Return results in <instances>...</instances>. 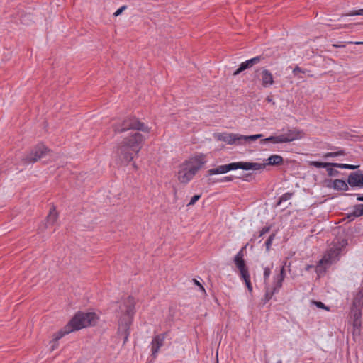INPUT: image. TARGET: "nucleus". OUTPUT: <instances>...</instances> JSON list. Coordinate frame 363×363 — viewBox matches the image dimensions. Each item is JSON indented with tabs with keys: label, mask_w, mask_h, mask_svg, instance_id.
<instances>
[{
	"label": "nucleus",
	"mask_w": 363,
	"mask_h": 363,
	"mask_svg": "<svg viewBox=\"0 0 363 363\" xmlns=\"http://www.w3.org/2000/svg\"><path fill=\"white\" fill-rule=\"evenodd\" d=\"M203 164L204 162L201 157H194L186 161L178 172L179 181L183 184L189 182Z\"/></svg>",
	"instance_id": "3"
},
{
	"label": "nucleus",
	"mask_w": 363,
	"mask_h": 363,
	"mask_svg": "<svg viewBox=\"0 0 363 363\" xmlns=\"http://www.w3.org/2000/svg\"><path fill=\"white\" fill-rule=\"evenodd\" d=\"M266 161L267 162L264 163H258V164L262 166L261 169H264L267 165H280L283 164L284 159L281 156L279 155H272L269 157H268Z\"/></svg>",
	"instance_id": "16"
},
{
	"label": "nucleus",
	"mask_w": 363,
	"mask_h": 363,
	"mask_svg": "<svg viewBox=\"0 0 363 363\" xmlns=\"http://www.w3.org/2000/svg\"><path fill=\"white\" fill-rule=\"evenodd\" d=\"M292 196H293V193H291V192H286V193L282 194L279 199L277 205H280L281 203L291 199L292 198Z\"/></svg>",
	"instance_id": "27"
},
{
	"label": "nucleus",
	"mask_w": 363,
	"mask_h": 363,
	"mask_svg": "<svg viewBox=\"0 0 363 363\" xmlns=\"http://www.w3.org/2000/svg\"><path fill=\"white\" fill-rule=\"evenodd\" d=\"M270 274H271V268L268 267H264V273H263V278H264V282H266L269 279Z\"/></svg>",
	"instance_id": "34"
},
{
	"label": "nucleus",
	"mask_w": 363,
	"mask_h": 363,
	"mask_svg": "<svg viewBox=\"0 0 363 363\" xmlns=\"http://www.w3.org/2000/svg\"><path fill=\"white\" fill-rule=\"evenodd\" d=\"M265 57L264 55H257L242 62L239 67L233 72V76H237L245 69L251 68L255 65L260 63Z\"/></svg>",
	"instance_id": "12"
},
{
	"label": "nucleus",
	"mask_w": 363,
	"mask_h": 363,
	"mask_svg": "<svg viewBox=\"0 0 363 363\" xmlns=\"http://www.w3.org/2000/svg\"><path fill=\"white\" fill-rule=\"evenodd\" d=\"M347 244V240H343L338 245L330 247L323 255V258L319 261V266L329 267L333 263L337 262L340 259L341 250Z\"/></svg>",
	"instance_id": "7"
},
{
	"label": "nucleus",
	"mask_w": 363,
	"mask_h": 363,
	"mask_svg": "<svg viewBox=\"0 0 363 363\" xmlns=\"http://www.w3.org/2000/svg\"><path fill=\"white\" fill-rule=\"evenodd\" d=\"M274 238H275V234L272 233V235H269V237L266 240L265 246H266L267 251L269 250Z\"/></svg>",
	"instance_id": "32"
},
{
	"label": "nucleus",
	"mask_w": 363,
	"mask_h": 363,
	"mask_svg": "<svg viewBox=\"0 0 363 363\" xmlns=\"http://www.w3.org/2000/svg\"><path fill=\"white\" fill-rule=\"evenodd\" d=\"M227 172H228V169H227V165L223 164V165H220L216 168L209 169L207 172V175L211 176V175H214V174H225Z\"/></svg>",
	"instance_id": "22"
},
{
	"label": "nucleus",
	"mask_w": 363,
	"mask_h": 363,
	"mask_svg": "<svg viewBox=\"0 0 363 363\" xmlns=\"http://www.w3.org/2000/svg\"><path fill=\"white\" fill-rule=\"evenodd\" d=\"M233 179H234V177L233 176H225V177H223L220 178L217 182H232Z\"/></svg>",
	"instance_id": "36"
},
{
	"label": "nucleus",
	"mask_w": 363,
	"mask_h": 363,
	"mask_svg": "<svg viewBox=\"0 0 363 363\" xmlns=\"http://www.w3.org/2000/svg\"><path fill=\"white\" fill-rule=\"evenodd\" d=\"M352 308H362L363 307V290L360 289L356 294L352 301Z\"/></svg>",
	"instance_id": "19"
},
{
	"label": "nucleus",
	"mask_w": 363,
	"mask_h": 363,
	"mask_svg": "<svg viewBox=\"0 0 363 363\" xmlns=\"http://www.w3.org/2000/svg\"><path fill=\"white\" fill-rule=\"evenodd\" d=\"M262 134L242 135L238 133H222L218 135V140L228 145H243L262 138Z\"/></svg>",
	"instance_id": "5"
},
{
	"label": "nucleus",
	"mask_w": 363,
	"mask_h": 363,
	"mask_svg": "<svg viewBox=\"0 0 363 363\" xmlns=\"http://www.w3.org/2000/svg\"><path fill=\"white\" fill-rule=\"evenodd\" d=\"M271 229V227L270 226H264V228H262V229L258 233V235H253V238L255 240H257L261 237H262L263 235H264L265 234H267V233L269 232Z\"/></svg>",
	"instance_id": "29"
},
{
	"label": "nucleus",
	"mask_w": 363,
	"mask_h": 363,
	"mask_svg": "<svg viewBox=\"0 0 363 363\" xmlns=\"http://www.w3.org/2000/svg\"><path fill=\"white\" fill-rule=\"evenodd\" d=\"M127 8L126 6H123L118 9L116 10V11L114 13L115 16H119L125 9Z\"/></svg>",
	"instance_id": "38"
},
{
	"label": "nucleus",
	"mask_w": 363,
	"mask_h": 363,
	"mask_svg": "<svg viewBox=\"0 0 363 363\" xmlns=\"http://www.w3.org/2000/svg\"><path fill=\"white\" fill-rule=\"evenodd\" d=\"M253 79L255 81H259L264 88L270 87L274 84L273 74L264 67H259L255 70Z\"/></svg>",
	"instance_id": "9"
},
{
	"label": "nucleus",
	"mask_w": 363,
	"mask_h": 363,
	"mask_svg": "<svg viewBox=\"0 0 363 363\" xmlns=\"http://www.w3.org/2000/svg\"><path fill=\"white\" fill-rule=\"evenodd\" d=\"M346 196H353L352 194H345ZM354 196H357V200L359 201H363V195L360 194H354Z\"/></svg>",
	"instance_id": "39"
},
{
	"label": "nucleus",
	"mask_w": 363,
	"mask_h": 363,
	"mask_svg": "<svg viewBox=\"0 0 363 363\" xmlns=\"http://www.w3.org/2000/svg\"><path fill=\"white\" fill-rule=\"evenodd\" d=\"M363 216V204H357L353 206V210L351 214L348 216V218L360 217Z\"/></svg>",
	"instance_id": "24"
},
{
	"label": "nucleus",
	"mask_w": 363,
	"mask_h": 363,
	"mask_svg": "<svg viewBox=\"0 0 363 363\" xmlns=\"http://www.w3.org/2000/svg\"><path fill=\"white\" fill-rule=\"evenodd\" d=\"M348 43H354V44H356V45H360V44H363V42H349Z\"/></svg>",
	"instance_id": "43"
},
{
	"label": "nucleus",
	"mask_w": 363,
	"mask_h": 363,
	"mask_svg": "<svg viewBox=\"0 0 363 363\" xmlns=\"http://www.w3.org/2000/svg\"><path fill=\"white\" fill-rule=\"evenodd\" d=\"M333 166L337 168L341 169H355L358 167V166L347 164H341V163H332Z\"/></svg>",
	"instance_id": "26"
},
{
	"label": "nucleus",
	"mask_w": 363,
	"mask_h": 363,
	"mask_svg": "<svg viewBox=\"0 0 363 363\" xmlns=\"http://www.w3.org/2000/svg\"><path fill=\"white\" fill-rule=\"evenodd\" d=\"M347 184L352 188L363 187L362 172L359 170V171H356V172L350 173L347 178Z\"/></svg>",
	"instance_id": "13"
},
{
	"label": "nucleus",
	"mask_w": 363,
	"mask_h": 363,
	"mask_svg": "<svg viewBox=\"0 0 363 363\" xmlns=\"http://www.w3.org/2000/svg\"><path fill=\"white\" fill-rule=\"evenodd\" d=\"M309 72L308 70L306 69H302L301 67H298V65H296L294 69H293L292 71V73L295 76V77H297L299 79H302L303 77V76L302 75L303 74H306L308 76V77H311L312 75L311 74H308Z\"/></svg>",
	"instance_id": "23"
},
{
	"label": "nucleus",
	"mask_w": 363,
	"mask_h": 363,
	"mask_svg": "<svg viewBox=\"0 0 363 363\" xmlns=\"http://www.w3.org/2000/svg\"><path fill=\"white\" fill-rule=\"evenodd\" d=\"M115 133L131 130L118 145L116 154L121 163L128 164L142 148L144 136L137 132L149 133L150 128L135 117H128L112 125Z\"/></svg>",
	"instance_id": "1"
},
{
	"label": "nucleus",
	"mask_w": 363,
	"mask_h": 363,
	"mask_svg": "<svg viewBox=\"0 0 363 363\" xmlns=\"http://www.w3.org/2000/svg\"><path fill=\"white\" fill-rule=\"evenodd\" d=\"M266 101L269 103H272V104H275V102L273 100V97L272 96H268L266 98Z\"/></svg>",
	"instance_id": "42"
},
{
	"label": "nucleus",
	"mask_w": 363,
	"mask_h": 363,
	"mask_svg": "<svg viewBox=\"0 0 363 363\" xmlns=\"http://www.w3.org/2000/svg\"><path fill=\"white\" fill-rule=\"evenodd\" d=\"M249 176V174H246L245 175V177L243 179L244 181H246V182H248V179H247V177Z\"/></svg>",
	"instance_id": "44"
},
{
	"label": "nucleus",
	"mask_w": 363,
	"mask_h": 363,
	"mask_svg": "<svg viewBox=\"0 0 363 363\" xmlns=\"http://www.w3.org/2000/svg\"><path fill=\"white\" fill-rule=\"evenodd\" d=\"M55 230V228H53V229H50V230H49V233H53Z\"/></svg>",
	"instance_id": "46"
},
{
	"label": "nucleus",
	"mask_w": 363,
	"mask_h": 363,
	"mask_svg": "<svg viewBox=\"0 0 363 363\" xmlns=\"http://www.w3.org/2000/svg\"><path fill=\"white\" fill-rule=\"evenodd\" d=\"M167 333H163L156 335L153 337L151 342V352L152 356L156 358L161 347L164 345L165 338L167 337Z\"/></svg>",
	"instance_id": "11"
},
{
	"label": "nucleus",
	"mask_w": 363,
	"mask_h": 363,
	"mask_svg": "<svg viewBox=\"0 0 363 363\" xmlns=\"http://www.w3.org/2000/svg\"><path fill=\"white\" fill-rule=\"evenodd\" d=\"M311 164L316 168H327L328 166H333L332 163L314 161Z\"/></svg>",
	"instance_id": "30"
},
{
	"label": "nucleus",
	"mask_w": 363,
	"mask_h": 363,
	"mask_svg": "<svg viewBox=\"0 0 363 363\" xmlns=\"http://www.w3.org/2000/svg\"><path fill=\"white\" fill-rule=\"evenodd\" d=\"M313 303L318 308L321 309H325L326 311H329V308L326 306L321 301H313Z\"/></svg>",
	"instance_id": "37"
},
{
	"label": "nucleus",
	"mask_w": 363,
	"mask_h": 363,
	"mask_svg": "<svg viewBox=\"0 0 363 363\" xmlns=\"http://www.w3.org/2000/svg\"><path fill=\"white\" fill-rule=\"evenodd\" d=\"M193 281H194V283L196 285H197V286H199L200 289H201L202 291L205 292V289H204V287L202 286V284H201L199 281H197V280H196V279H193Z\"/></svg>",
	"instance_id": "41"
},
{
	"label": "nucleus",
	"mask_w": 363,
	"mask_h": 363,
	"mask_svg": "<svg viewBox=\"0 0 363 363\" xmlns=\"http://www.w3.org/2000/svg\"><path fill=\"white\" fill-rule=\"evenodd\" d=\"M351 313L353 319V326L355 328H359L361 326L362 308H351Z\"/></svg>",
	"instance_id": "17"
},
{
	"label": "nucleus",
	"mask_w": 363,
	"mask_h": 363,
	"mask_svg": "<svg viewBox=\"0 0 363 363\" xmlns=\"http://www.w3.org/2000/svg\"><path fill=\"white\" fill-rule=\"evenodd\" d=\"M201 198L200 194L194 195L193 197H191L190 201L187 204V206H193L196 203L197 201Z\"/></svg>",
	"instance_id": "35"
},
{
	"label": "nucleus",
	"mask_w": 363,
	"mask_h": 363,
	"mask_svg": "<svg viewBox=\"0 0 363 363\" xmlns=\"http://www.w3.org/2000/svg\"><path fill=\"white\" fill-rule=\"evenodd\" d=\"M342 155H345V150H339L335 152H330L325 153V155H324V157L329 158V157H335L342 156Z\"/></svg>",
	"instance_id": "25"
},
{
	"label": "nucleus",
	"mask_w": 363,
	"mask_h": 363,
	"mask_svg": "<svg viewBox=\"0 0 363 363\" xmlns=\"http://www.w3.org/2000/svg\"><path fill=\"white\" fill-rule=\"evenodd\" d=\"M95 318L96 314L94 313L79 312L76 313L65 327L54 335V343L57 342L65 335L91 325Z\"/></svg>",
	"instance_id": "2"
},
{
	"label": "nucleus",
	"mask_w": 363,
	"mask_h": 363,
	"mask_svg": "<svg viewBox=\"0 0 363 363\" xmlns=\"http://www.w3.org/2000/svg\"><path fill=\"white\" fill-rule=\"evenodd\" d=\"M228 172L232 170H236L238 169H241L245 171L248 170H261L262 166L258 164L257 162H235L227 164Z\"/></svg>",
	"instance_id": "10"
},
{
	"label": "nucleus",
	"mask_w": 363,
	"mask_h": 363,
	"mask_svg": "<svg viewBox=\"0 0 363 363\" xmlns=\"http://www.w3.org/2000/svg\"><path fill=\"white\" fill-rule=\"evenodd\" d=\"M243 249H241L234 257V262L237 268L239 269L240 276L248 274V269L243 259Z\"/></svg>",
	"instance_id": "15"
},
{
	"label": "nucleus",
	"mask_w": 363,
	"mask_h": 363,
	"mask_svg": "<svg viewBox=\"0 0 363 363\" xmlns=\"http://www.w3.org/2000/svg\"><path fill=\"white\" fill-rule=\"evenodd\" d=\"M333 187L334 189L340 191H347L349 189L347 182H346L342 179H335Z\"/></svg>",
	"instance_id": "21"
},
{
	"label": "nucleus",
	"mask_w": 363,
	"mask_h": 363,
	"mask_svg": "<svg viewBox=\"0 0 363 363\" xmlns=\"http://www.w3.org/2000/svg\"><path fill=\"white\" fill-rule=\"evenodd\" d=\"M287 139L285 138H282L281 135H275V136H269V138L262 139L260 140L261 144H265L266 143L271 142L274 144H278V143H286Z\"/></svg>",
	"instance_id": "18"
},
{
	"label": "nucleus",
	"mask_w": 363,
	"mask_h": 363,
	"mask_svg": "<svg viewBox=\"0 0 363 363\" xmlns=\"http://www.w3.org/2000/svg\"><path fill=\"white\" fill-rule=\"evenodd\" d=\"M241 278L245 281L246 286H247V289L249 290V291L251 292L252 291V284L250 281V274L248 273V274H245L244 276L242 275V276H241Z\"/></svg>",
	"instance_id": "28"
},
{
	"label": "nucleus",
	"mask_w": 363,
	"mask_h": 363,
	"mask_svg": "<svg viewBox=\"0 0 363 363\" xmlns=\"http://www.w3.org/2000/svg\"><path fill=\"white\" fill-rule=\"evenodd\" d=\"M57 218L58 213L56 211L55 207L52 206L46 217L45 223L40 226V229L43 230V229L51 228L57 223Z\"/></svg>",
	"instance_id": "14"
},
{
	"label": "nucleus",
	"mask_w": 363,
	"mask_h": 363,
	"mask_svg": "<svg viewBox=\"0 0 363 363\" xmlns=\"http://www.w3.org/2000/svg\"><path fill=\"white\" fill-rule=\"evenodd\" d=\"M281 135L282 138H285L288 140H286V143H289L299 138V132L294 128L289 129L286 133L282 134Z\"/></svg>",
	"instance_id": "20"
},
{
	"label": "nucleus",
	"mask_w": 363,
	"mask_h": 363,
	"mask_svg": "<svg viewBox=\"0 0 363 363\" xmlns=\"http://www.w3.org/2000/svg\"><path fill=\"white\" fill-rule=\"evenodd\" d=\"M48 151L49 150L45 145L42 143L38 144L30 152L22 157L21 163L24 165L34 164L38 160L44 157Z\"/></svg>",
	"instance_id": "8"
},
{
	"label": "nucleus",
	"mask_w": 363,
	"mask_h": 363,
	"mask_svg": "<svg viewBox=\"0 0 363 363\" xmlns=\"http://www.w3.org/2000/svg\"><path fill=\"white\" fill-rule=\"evenodd\" d=\"M346 16H363V9L359 10H352L345 13Z\"/></svg>",
	"instance_id": "33"
},
{
	"label": "nucleus",
	"mask_w": 363,
	"mask_h": 363,
	"mask_svg": "<svg viewBox=\"0 0 363 363\" xmlns=\"http://www.w3.org/2000/svg\"><path fill=\"white\" fill-rule=\"evenodd\" d=\"M26 17H27V16H26H26H24V17L23 18V19L21 20V21H22V23H25V22H24V21H25V18H26Z\"/></svg>",
	"instance_id": "45"
},
{
	"label": "nucleus",
	"mask_w": 363,
	"mask_h": 363,
	"mask_svg": "<svg viewBox=\"0 0 363 363\" xmlns=\"http://www.w3.org/2000/svg\"><path fill=\"white\" fill-rule=\"evenodd\" d=\"M135 301L133 297L128 296L124 301L123 305L121 306L122 313H124L123 317L120 319L119 326L124 328V341L125 343L128 340L129 332L128 328L132 323L133 317L135 314Z\"/></svg>",
	"instance_id": "4"
},
{
	"label": "nucleus",
	"mask_w": 363,
	"mask_h": 363,
	"mask_svg": "<svg viewBox=\"0 0 363 363\" xmlns=\"http://www.w3.org/2000/svg\"><path fill=\"white\" fill-rule=\"evenodd\" d=\"M332 46L334 48H345V44L344 42H337L335 44H333Z\"/></svg>",
	"instance_id": "40"
},
{
	"label": "nucleus",
	"mask_w": 363,
	"mask_h": 363,
	"mask_svg": "<svg viewBox=\"0 0 363 363\" xmlns=\"http://www.w3.org/2000/svg\"><path fill=\"white\" fill-rule=\"evenodd\" d=\"M286 262L281 267L278 274L273 277V282L272 286L267 285L265 286V294L263 298V304H266L272 298L275 294H277L282 287L284 280L286 277L285 265Z\"/></svg>",
	"instance_id": "6"
},
{
	"label": "nucleus",
	"mask_w": 363,
	"mask_h": 363,
	"mask_svg": "<svg viewBox=\"0 0 363 363\" xmlns=\"http://www.w3.org/2000/svg\"><path fill=\"white\" fill-rule=\"evenodd\" d=\"M333 167H335L334 166H328L327 168H326L328 174L330 177H336L340 173L339 171H337V169H334Z\"/></svg>",
	"instance_id": "31"
}]
</instances>
